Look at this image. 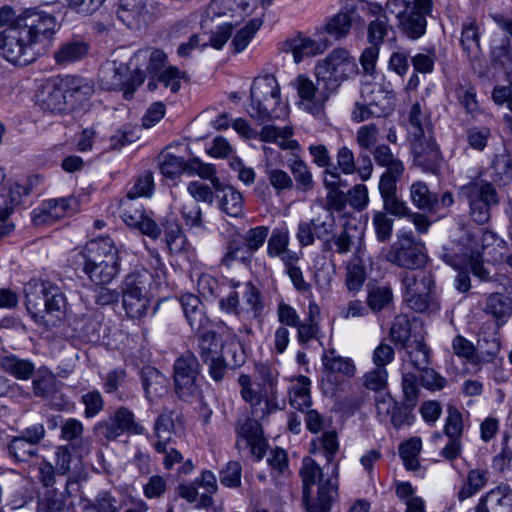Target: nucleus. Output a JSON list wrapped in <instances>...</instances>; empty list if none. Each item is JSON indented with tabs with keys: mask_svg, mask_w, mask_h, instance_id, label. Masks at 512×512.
Returning a JSON list of instances; mask_svg holds the SVG:
<instances>
[{
	"mask_svg": "<svg viewBox=\"0 0 512 512\" xmlns=\"http://www.w3.org/2000/svg\"><path fill=\"white\" fill-rule=\"evenodd\" d=\"M57 25L51 14L28 12L17 25L0 31L1 56L12 64L28 65L35 59L34 46L49 42Z\"/></svg>",
	"mask_w": 512,
	"mask_h": 512,
	"instance_id": "f257e3e1",
	"label": "nucleus"
},
{
	"mask_svg": "<svg viewBox=\"0 0 512 512\" xmlns=\"http://www.w3.org/2000/svg\"><path fill=\"white\" fill-rule=\"evenodd\" d=\"M25 306L33 322L49 329L63 320L68 301L63 290L50 281L32 279L24 286Z\"/></svg>",
	"mask_w": 512,
	"mask_h": 512,
	"instance_id": "f03ea898",
	"label": "nucleus"
},
{
	"mask_svg": "<svg viewBox=\"0 0 512 512\" xmlns=\"http://www.w3.org/2000/svg\"><path fill=\"white\" fill-rule=\"evenodd\" d=\"M299 474L307 512H330L338 497L337 468L333 467L330 478H324L323 468L314 459L305 457Z\"/></svg>",
	"mask_w": 512,
	"mask_h": 512,
	"instance_id": "7ed1b4c3",
	"label": "nucleus"
},
{
	"mask_svg": "<svg viewBox=\"0 0 512 512\" xmlns=\"http://www.w3.org/2000/svg\"><path fill=\"white\" fill-rule=\"evenodd\" d=\"M403 302L416 313H436L440 301L434 276L430 271H403L400 274Z\"/></svg>",
	"mask_w": 512,
	"mask_h": 512,
	"instance_id": "20e7f679",
	"label": "nucleus"
},
{
	"mask_svg": "<svg viewBox=\"0 0 512 512\" xmlns=\"http://www.w3.org/2000/svg\"><path fill=\"white\" fill-rule=\"evenodd\" d=\"M119 250L110 238L92 240L86 245L84 272L96 285L110 283L120 272Z\"/></svg>",
	"mask_w": 512,
	"mask_h": 512,
	"instance_id": "39448f33",
	"label": "nucleus"
},
{
	"mask_svg": "<svg viewBox=\"0 0 512 512\" xmlns=\"http://www.w3.org/2000/svg\"><path fill=\"white\" fill-rule=\"evenodd\" d=\"M458 194L467 202L471 219L479 225L489 222L492 210L500 203L495 186L488 181H473L463 185Z\"/></svg>",
	"mask_w": 512,
	"mask_h": 512,
	"instance_id": "423d86ee",
	"label": "nucleus"
},
{
	"mask_svg": "<svg viewBox=\"0 0 512 512\" xmlns=\"http://www.w3.org/2000/svg\"><path fill=\"white\" fill-rule=\"evenodd\" d=\"M394 242L385 255L387 262L409 271H418L426 263L425 246L417 240L413 231L400 229Z\"/></svg>",
	"mask_w": 512,
	"mask_h": 512,
	"instance_id": "0eeeda50",
	"label": "nucleus"
},
{
	"mask_svg": "<svg viewBox=\"0 0 512 512\" xmlns=\"http://www.w3.org/2000/svg\"><path fill=\"white\" fill-rule=\"evenodd\" d=\"M355 59L346 49L337 48L317 62L315 76L335 94L342 82L357 73Z\"/></svg>",
	"mask_w": 512,
	"mask_h": 512,
	"instance_id": "6e6552de",
	"label": "nucleus"
},
{
	"mask_svg": "<svg viewBox=\"0 0 512 512\" xmlns=\"http://www.w3.org/2000/svg\"><path fill=\"white\" fill-rule=\"evenodd\" d=\"M251 117L259 120H269L275 115L276 107L280 103V87L272 75L254 79L250 90Z\"/></svg>",
	"mask_w": 512,
	"mask_h": 512,
	"instance_id": "1a4fd4ad",
	"label": "nucleus"
},
{
	"mask_svg": "<svg viewBox=\"0 0 512 512\" xmlns=\"http://www.w3.org/2000/svg\"><path fill=\"white\" fill-rule=\"evenodd\" d=\"M292 85L298 93L303 109L314 116L323 113L326 102L333 95V92L325 82L320 81V78H316V83H314L309 77L301 74L293 80Z\"/></svg>",
	"mask_w": 512,
	"mask_h": 512,
	"instance_id": "9d476101",
	"label": "nucleus"
},
{
	"mask_svg": "<svg viewBox=\"0 0 512 512\" xmlns=\"http://www.w3.org/2000/svg\"><path fill=\"white\" fill-rule=\"evenodd\" d=\"M432 10V0H413L412 6L398 19L400 32L411 40L421 38L426 32L427 17Z\"/></svg>",
	"mask_w": 512,
	"mask_h": 512,
	"instance_id": "9b49d317",
	"label": "nucleus"
},
{
	"mask_svg": "<svg viewBox=\"0 0 512 512\" xmlns=\"http://www.w3.org/2000/svg\"><path fill=\"white\" fill-rule=\"evenodd\" d=\"M410 143L414 165L424 172L437 174L440 170L442 155L432 133L410 138Z\"/></svg>",
	"mask_w": 512,
	"mask_h": 512,
	"instance_id": "f8f14e48",
	"label": "nucleus"
},
{
	"mask_svg": "<svg viewBox=\"0 0 512 512\" xmlns=\"http://www.w3.org/2000/svg\"><path fill=\"white\" fill-rule=\"evenodd\" d=\"M95 430L107 440H116L124 433L141 434L143 427L136 423L134 413L126 407L118 408L107 419L98 422Z\"/></svg>",
	"mask_w": 512,
	"mask_h": 512,
	"instance_id": "ddd939ff",
	"label": "nucleus"
},
{
	"mask_svg": "<svg viewBox=\"0 0 512 512\" xmlns=\"http://www.w3.org/2000/svg\"><path fill=\"white\" fill-rule=\"evenodd\" d=\"M79 200L74 196L50 199L32 212L35 225L52 224L58 219L73 215L79 209Z\"/></svg>",
	"mask_w": 512,
	"mask_h": 512,
	"instance_id": "4468645a",
	"label": "nucleus"
},
{
	"mask_svg": "<svg viewBox=\"0 0 512 512\" xmlns=\"http://www.w3.org/2000/svg\"><path fill=\"white\" fill-rule=\"evenodd\" d=\"M238 382L241 386L242 398L250 404L251 412L254 417L263 419L272 412L280 409L273 397L263 393V389L257 385V388L251 387L250 376L242 374L239 376Z\"/></svg>",
	"mask_w": 512,
	"mask_h": 512,
	"instance_id": "2eb2a0df",
	"label": "nucleus"
},
{
	"mask_svg": "<svg viewBox=\"0 0 512 512\" xmlns=\"http://www.w3.org/2000/svg\"><path fill=\"white\" fill-rule=\"evenodd\" d=\"M121 217L132 228L138 229L142 234L156 240L161 235V228L142 207L134 206L132 200L122 202Z\"/></svg>",
	"mask_w": 512,
	"mask_h": 512,
	"instance_id": "dca6fc26",
	"label": "nucleus"
},
{
	"mask_svg": "<svg viewBox=\"0 0 512 512\" xmlns=\"http://www.w3.org/2000/svg\"><path fill=\"white\" fill-rule=\"evenodd\" d=\"M39 104L43 110L54 114H64L72 109L60 76L50 79L43 85L39 94Z\"/></svg>",
	"mask_w": 512,
	"mask_h": 512,
	"instance_id": "f3484780",
	"label": "nucleus"
},
{
	"mask_svg": "<svg viewBox=\"0 0 512 512\" xmlns=\"http://www.w3.org/2000/svg\"><path fill=\"white\" fill-rule=\"evenodd\" d=\"M256 418H247L239 426L237 445L239 446L241 441H244L246 446L250 447L251 454L259 461L266 453L267 443L263 437L261 425Z\"/></svg>",
	"mask_w": 512,
	"mask_h": 512,
	"instance_id": "a211bd4d",
	"label": "nucleus"
},
{
	"mask_svg": "<svg viewBox=\"0 0 512 512\" xmlns=\"http://www.w3.org/2000/svg\"><path fill=\"white\" fill-rule=\"evenodd\" d=\"M282 50L290 52L294 62L300 63L306 57L322 54L326 50V45L299 34L286 39L282 43Z\"/></svg>",
	"mask_w": 512,
	"mask_h": 512,
	"instance_id": "6ab92c4d",
	"label": "nucleus"
},
{
	"mask_svg": "<svg viewBox=\"0 0 512 512\" xmlns=\"http://www.w3.org/2000/svg\"><path fill=\"white\" fill-rule=\"evenodd\" d=\"M149 0H119L117 17L129 28H138L149 15Z\"/></svg>",
	"mask_w": 512,
	"mask_h": 512,
	"instance_id": "aec40b11",
	"label": "nucleus"
},
{
	"mask_svg": "<svg viewBox=\"0 0 512 512\" xmlns=\"http://www.w3.org/2000/svg\"><path fill=\"white\" fill-rule=\"evenodd\" d=\"M60 78L72 109L94 94L95 86L90 79L76 75H65Z\"/></svg>",
	"mask_w": 512,
	"mask_h": 512,
	"instance_id": "412c9836",
	"label": "nucleus"
},
{
	"mask_svg": "<svg viewBox=\"0 0 512 512\" xmlns=\"http://www.w3.org/2000/svg\"><path fill=\"white\" fill-rule=\"evenodd\" d=\"M129 66L116 60L101 66L99 79L103 89L124 90L128 81Z\"/></svg>",
	"mask_w": 512,
	"mask_h": 512,
	"instance_id": "4be33fe9",
	"label": "nucleus"
},
{
	"mask_svg": "<svg viewBox=\"0 0 512 512\" xmlns=\"http://www.w3.org/2000/svg\"><path fill=\"white\" fill-rule=\"evenodd\" d=\"M475 512H512V491L497 487L483 496Z\"/></svg>",
	"mask_w": 512,
	"mask_h": 512,
	"instance_id": "5701e85b",
	"label": "nucleus"
},
{
	"mask_svg": "<svg viewBox=\"0 0 512 512\" xmlns=\"http://www.w3.org/2000/svg\"><path fill=\"white\" fill-rule=\"evenodd\" d=\"M141 381L145 397L150 402L168 392V379L154 367H143L141 370Z\"/></svg>",
	"mask_w": 512,
	"mask_h": 512,
	"instance_id": "b1692460",
	"label": "nucleus"
},
{
	"mask_svg": "<svg viewBox=\"0 0 512 512\" xmlns=\"http://www.w3.org/2000/svg\"><path fill=\"white\" fill-rule=\"evenodd\" d=\"M84 427L80 420L69 418L61 425V438L70 443V447L76 450L82 457L89 453L91 443L83 438Z\"/></svg>",
	"mask_w": 512,
	"mask_h": 512,
	"instance_id": "393cba45",
	"label": "nucleus"
},
{
	"mask_svg": "<svg viewBox=\"0 0 512 512\" xmlns=\"http://www.w3.org/2000/svg\"><path fill=\"white\" fill-rule=\"evenodd\" d=\"M154 436L156 442L154 448L156 452H166L167 445L172 441L175 434V424L173 419V411L164 408L154 422Z\"/></svg>",
	"mask_w": 512,
	"mask_h": 512,
	"instance_id": "a878e982",
	"label": "nucleus"
},
{
	"mask_svg": "<svg viewBox=\"0 0 512 512\" xmlns=\"http://www.w3.org/2000/svg\"><path fill=\"white\" fill-rule=\"evenodd\" d=\"M180 304L188 324L192 330H202L211 326L210 320L204 314L200 299L193 294H185Z\"/></svg>",
	"mask_w": 512,
	"mask_h": 512,
	"instance_id": "bb28decb",
	"label": "nucleus"
},
{
	"mask_svg": "<svg viewBox=\"0 0 512 512\" xmlns=\"http://www.w3.org/2000/svg\"><path fill=\"white\" fill-rule=\"evenodd\" d=\"M318 314V306L315 303H310L307 317L295 327L297 328V341L303 348H308L311 341L320 339L321 329L317 321Z\"/></svg>",
	"mask_w": 512,
	"mask_h": 512,
	"instance_id": "cd10ccee",
	"label": "nucleus"
},
{
	"mask_svg": "<svg viewBox=\"0 0 512 512\" xmlns=\"http://www.w3.org/2000/svg\"><path fill=\"white\" fill-rule=\"evenodd\" d=\"M0 368L17 380L27 381L35 372V364L29 360L8 353L0 356Z\"/></svg>",
	"mask_w": 512,
	"mask_h": 512,
	"instance_id": "c85d7f7f",
	"label": "nucleus"
},
{
	"mask_svg": "<svg viewBox=\"0 0 512 512\" xmlns=\"http://www.w3.org/2000/svg\"><path fill=\"white\" fill-rule=\"evenodd\" d=\"M193 331L197 334V351L202 362L222 355L223 345L220 343L217 333L211 329V326Z\"/></svg>",
	"mask_w": 512,
	"mask_h": 512,
	"instance_id": "c756f323",
	"label": "nucleus"
},
{
	"mask_svg": "<svg viewBox=\"0 0 512 512\" xmlns=\"http://www.w3.org/2000/svg\"><path fill=\"white\" fill-rule=\"evenodd\" d=\"M460 43L463 51L470 58H476L480 54V31L476 19L466 18L462 23Z\"/></svg>",
	"mask_w": 512,
	"mask_h": 512,
	"instance_id": "7c9ffc66",
	"label": "nucleus"
},
{
	"mask_svg": "<svg viewBox=\"0 0 512 512\" xmlns=\"http://www.w3.org/2000/svg\"><path fill=\"white\" fill-rule=\"evenodd\" d=\"M408 133L410 138L432 133L431 123L425 109V104L416 101L408 112Z\"/></svg>",
	"mask_w": 512,
	"mask_h": 512,
	"instance_id": "2f4dec72",
	"label": "nucleus"
},
{
	"mask_svg": "<svg viewBox=\"0 0 512 512\" xmlns=\"http://www.w3.org/2000/svg\"><path fill=\"white\" fill-rule=\"evenodd\" d=\"M153 279V274L147 269H136L125 276L122 293L152 294Z\"/></svg>",
	"mask_w": 512,
	"mask_h": 512,
	"instance_id": "473e14b6",
	"label": "nucleus"
},
{
	"mask_svg": "<svg viewBox=\"0 0 512 512\" xmlns=\"http://www.w3.org/2000/svg\"><path fill=\"white\" fill-rule=\"evenodd\" d=\"M89 46L81 40H70L63 43L55 52L54 59L59 65H69L81 61L88 53Z\"/></svg>",
	"mask_w": 512,
	"mask_h": 512,
	"instance_id": "72a5a7b5",
	"label": "nucleus"
},
{
	"mask_svg": "<svg viewBox=\"0 0 512 512\" xmlns=\"http://www.w3.org/2000/svg\"><path fill=\"white\" fill-rule=\"evenodd\" d=\"M410 199L419 210L434 212L439 205L438 195L431 192L426 183L416 181L410 187Z\"/></svg>",
	"mask_w": 512,
	"mask_h": 512,
	"instance_id": "f704fd0d",
	"label": "nucleus"
},
{
	"mask_svg": "<svg viewBox=\"0 0 512 512\" xmlns=\"http://www.w3.org/2000/svg\"><path fill=\"white\" fill-rule=\"evenodd\" d=\"M220 198V209L231 217H240L243 214V196L232 186L221 184L220 189H215Z\"/></svg>",
	"mask_w": 512,
	"mask_h": 512,
	"instance_id": "c9c22d12",
	"label": "nucleus"
},
{
	"mask_svg": "<svg viewBox=\"0 0 512 512\" xmlns=\"http://www.w3.org/2000/svg\"><path fill=\"white\" fill-rule=\"evenodd\" d=\"M3 188L5 190L0 193V198L3 202V209L0 210V213L3 214L4 217H9L13 212L14 206L21 203L22 196L29 194L30 187L27 185L22 186L17 182H12L11 180H5Z\"/></svg>",
	"mask_w": 512,
	"mask_h": 512,
	"instance_id": "e433bc0d",
	"label": "nucleus"
},
{
	"mask_svg": "<svg viewBox=\"0 0 512 512\" xmlns=\"http://www.w3.org/2000/svg\"><path fill=\"white\" fill-rule=\"evenodd\" d=\"M360 253V248H358L356 256L349 261L346 267L345 285L348 291L352 293L360 291L367 278L366 268Z\"/></svg>",
	"mask_w": 512,
	"mask_h": 512,
	"instance_id": "4c0bfd02",
	"label": "nucleus"
},
{
	"mask_svg": "<svg viewBox=\"0 0 512 512\" xmlns=\"http://www.w3.org/2000/svg\"><path fill=\"white\" fill-rule=\"evenodd\" d=\"M500 349V340L495 334L481 333L476 346V365L493 362Z\"/></svg>",
	"mask_w": 512,
	"mask_h": 512,
	"instance_id": "58836bf2",
	"label": "nucleus"
},
{
	"mask_svg": "<svg viewBox=\"0 0 512 512\" xmlns=\"http://www.w3.org/2000/svg\"><path fill=\"white\" fill-rule=\"evenodd\" d=\"M490 58L493 64L499 65L508 76L512 77V44L508 37L493 41Z\"/></svg>",
	"mask_w": 512,
	"mask_h": 512,
	"instance_id": "ea45409f",
	"label": "nucleus"
},
{
	"mask_svg": "<svg viewBox=\"0 0 512 512\" xmlns=\"http://www.w3.org/2000/svg\"><path fill=\"white\" fill-rule=\"evenodd\" d=\"M490 183L504 186L512 181V159L507 154L495 155L488 168Z\"/></svg>",
	"mask_w": 512,
	"mask_h": 512,
	"instance_id": "a19ab883",
	"label": "nucleus"
},
{
	"mask_svg": "<svg viewBox=\"0 0 512 512\" xmlns=\"http://www.w3.org/2000/svg\"><path fill=\"white\" fill-rule=\"evenodd\" d=\"M355 7L346 4L344 8L336 15H334L326 25L328 34L335 38H341L348 34L353 22V15H355Z\"/></svg>",
	"mask_w": 512,
	"mask_h": 512,
	"instance_id": "79ce46f5",
	"label": "nucleus"
},
{
	"mask_svg": "<svg viewBox=\"0 0 512 512\" xmlns=\"http://www.w3.org/2000/svg\"><path fill=\"white\" fill-rule=\"evenodd\" d=\"M123 307L126 314L133 319H140L148 314L152 294L122 293Z\"/></svg>",
	"mask_w": 512,
	"mask_h": 512,
	"instance_id": "37998d69",
	"label": "nucleus"
},
{
	"mask_svg": "<svg viewBox=\"0 0 512 512\" xmlns=\"http://www.w3.org/2000/svg\"><path fill=\"white\" fill-rule=\"evenodd\" d=\"M489 481V472L485 469H471L466 477V481L458 493L461 501L472 497L482 490Z\"/></svg>",
	"mask_w": 512,
	"mask_h": 512,
	"instance_id": "c03bdc74",
	"label": "nucleus"
},
{
	"mask_svg": "<svg viewBox=\"0 0 512 512\" xmlns=\"http://www.w3.org/2000/svg\"><path fill=\"white\" fill-rule=\"evenodd\" d=\"M484 312L498 321L506 322L512 314V302L500 293L491 294L486 299Z\"/></svg>",
	"mask_w": 512,
	"mask_h": 512,
	"instance_id": "a18cd8bd",
	"label": "nucleus"
},
{
	"mask_svg": "<svg viewBox=\"0 0 512 512\" xmlns=\"http://www.w3.org/2000/svg\"><path fill=\"white\" fill-rule=\"evenodd\" d=\"M89 507L95 512H120L124 507V502L117 493L111 490H100L89 501Z\"/></svg>",
	"mask_w": 512,
	"mask_h": 512,
	"instance_id": "49530a36",
	"label": "nucleus"
},
{
	"mask_svg": "<svg viewBox=\"0 0 512 512\" xmlns=\"http://www.w3.org/2000/svg\"><path fill=\"white\" fill-rule=\"evenodd\" d=\"M315 237L324 243V250L331 249V237L335 230V218L331 212L310 220Z\"/></svg>",
	"mask_w": 512,
	"mask_h": 512,
	"instance_id": "de8ad7c7",
	"label": "nucleus"
},
{
	"mask_svg": "<svg viewBox=\"0 0 512 512\" xmlns=\"http://www.w3.org/2000/svg\"><path fill=\"white\" fill-rule=\"evenodd\" d=\"M393 291L389 285H375L369 288L367 305L375 313L380 312L393 304Z\"/></svg>",
	"mask_w": 512,
	"mask_h": 512,
	"instance_id": "09e8293b",
	"label": "nucleus"
},
{
	"mask_svg": "<svg viewBox=\"0 0 512 512\" xmlns=\"http://www.w3.org/2000/svg\"><path fill=\"white\" fill-rule=\"evenodd\" d=\"M310 385L311 381L308 377L299 376L296 384L290 390V404L301 412L311 406Z\"/></svg>",
	"mask_w": 512,
	"mask_h": 512,
	"instance_id": "8fccbe9b",
	"label": "nucleus"
},
{
	"mask_svg": "<svg viewBox=\"0 0 512 512\" xmlns=\"http://www.w3.org/2000/svg\"><path fill=\"white\" fill-rule=\"evenodd\" d=\"M401 386L404 404L407 408L413 409L420 395V379L416 374L407 370L406 365H403Z\"/></svg>",
	"mask_w": 512,
	"mask_h": 512,
	"instance_id": "3c124183",
	"label": "nucleus"
},
{
	"mask_svg": "<svg viewBox=\"0 0 512 512\" xmlns=\"http://www.w3.org/2000/svg\"><path fill=\"white\" fill-rule=\"evenodd\" d=\"M9 456L17 462H29L38 453V448L21 436L12 437L7 444Z\"/></svg>",
	"mask_w": 512,
	"mask_h": 512,
	"instance_id": "603ef678",
	"label": "nucleus"
},
{
	"mask_svg": "<svg viewBox=\"0 0 512 512\" xmlns=\"http://www.w3.org/2000/svg\"><path fill=\"white\" fill-rule=\"evenodd\" d=\"M373 157L376 164L381 167H385L386 171H390L395 174H403V162L394 156L388 145L381 144L375 147L373 150Z\"/></svg>",
	"mask_w": 512,
	"mask_h": 512,
	"instance_id": "864d4df0",
	"label": "nucleus"
},
{
	"mask_svg": "<svg viewBox=\"0 0 512 512\" xmlns=\"http://www.w3.org/2000/svg\"><path fill=\"white\" fill-rule=\"evenodd\" d=\"M175 392L183 401H191L201 395V377H173Z\"/></svg>",
	"mask_w": 512,
	"mask_h": 512,
	"instance_id": "5fc2aeb1",
	"label": "nucleus"
},
{
	"mask_svg": "<svg viewBox=\"0 0 512 512\" xmlns=\"http://www.w3.org/2000/svg\"><path fill=\"white\" fill-rule=\"evenodd\" d=\"M472 250L461 244L452 243L451 245L444 246L440 253V258L448 265L461 269L468 264L469 256Z\"/></svg>",
	"mask_w": 512,
	"mask_h": 512,
	"instance_id": "6e6d98bb",
	"label": "nucleus"
},
{
	"mask_svg": "<svg viewBox=\"0 0 512 512\" xmlns=\"http://www.w3.org/2000/svg\"><path fill=\"white\" fill-rule=\"evenodd\" d=\"M159 169L164 177L173 179L183 172L187 173V161L169 152H163L159 156Z\"/></svg>",
	"mask_w": 512,
	"mask_h": 512,
	"instance_id": "4d7b16f0",
	"label": "nucleus"
},
{
	"mask_svg": "<svg viewBox=\"0 0 512 512\" xmlns=\"http://www.w3.org/2000/svg\"><path fill=\"white\" fill-rule=\"evenodd\" d=\"M404 348L407 353V360L404 365H406L407 368L411 365L416 370L420 371L428 366L429 349L423 342L413 341Z\"/></svg>",
	"mask_w": 512,
	"mask_h": 512,
	"instance_id": "13d9d810",
	"label": "nucleus"
},
{
	"mask_svg": "<svg viewBox=\"0 0 512 512\" xmlns=\"http://www.w3.org/2000/svg\"><path fill=\"white\" fill-rule=\"evenodd\" d=\"M363 233L358 230L356 225H346L344 229L332 238V243L335 245V252L340 255H345L352 251L355 238L362 237Z\"/></svg>",
	"mask_w": 512,
	"mask_h": 512,
	"instance_id": "bf43d9fd",
	"label": "nucleus"
},
{
	"mask_svg": "<svg viewBox=\"0 0 512 512\" xmlns=\"http://www.w3.org/2000/svg\"><path fill=\"white\" fill-rule=\"evenodd\" d=\"M289 168L296 181L297 187L303 191L308 192L313 189L314 181L313 176L308 165L299 157H295L289 163Z\"/></svg>",
	"mask_w": 512,
	"mask_h": 512,
	"instance_id": "052dcab7",
	"label": "nucleus"
},
{
	"mask_svg": "<svg viewBox=\"0 0 512 512\" xmlns=\"http://www.w3.org/2000/svg\"><path fill=\"white\" fill-rule=\"evenodd\" d=\"M173 369V377H200L199 361L190 351H186L175 360Z\"/></svg>",
	"mask_w": 512,
	"mask_h": 512,
	"instance_id": "680f3d73",
	"label": "nucleus"
},
{
	"mask_svg": "<svg viewBox=\"0 0 512 512\" xmlns=\"http://www.w3.org/2000/svg\"><path fill=\"white\" fill-rule=\"evenodd\" d=\"M242 296L245 304L249 307L246 309L248 316L252 315L253 318L260 317L264 310L261 291L251 281H248L243 285Z\"/></svg>",
	"mask_w": 512,
	"mask_h": 512,
	"instance_id": "e2e57ef3",
	"label": "nucleus"
},
{
	"mask_svg": "<svg viewBox=\"0 0 512 512\" xmlns=\"http://www.w3.org/2000/svg\"><path fill=\"white\" fill-rule=\"evenodd\" d=\"M375 19L367 27V40L370 44L380 46L388 32L392 29L387 15H371Z\"/></svg>",
	"mask_w": 512,
	"mask_h": 512,
	"instance_id": "0e129e2a",
	"label": "nucleus"
},
{
	"mask_svg": "<svg viewBox=\"0 0 512 512\" xmlns=\"http://www.w3.org/2000/svg\"><path fill=\"white\" fill-rule=\"evenodd\" d=\"M265 174L269 184L273 187L277 195L291 190L294 186L291 176L280 168L267 165Z\"/></svg>",
	"mask_w": 512,
	"mask_h": 512,
	"instance_id": "69168bd1",
	"label": "nucleus"
},
{
	"mask_svg": "<svg viewBox=\"0 0 512 512\" xmlns=\"http://www.w3.org/2000/svg\"><path fill=\"white\" fill-rule=\"evenodd\" d=\"M422 442L419 438H412L399 447V455L406 469L415 471L419 468L418 455Z\"/></svg>",
	"mask_w": 512,
	"mask_h": 512,
	"instance_id": "338daca9",
	"label": "nucleus"
},
{
	"mask_svg": "<svg viewBox=\"0 0 512 512\" xmlns=\"http://www.w3.org/2000/svg\"><path fill=\"white\" fill-rule=\"evenodd\" d=\"M324 367L331 372H338L346 376H353L355 366L350 359L337 356L335 350L325 352L322 357Z\"/></svg>",
	"mask_w": 512,
	"mask_h": 512,
	"instance_id": "774afa93",
	"label": "nucleus"
}]
</instances>
